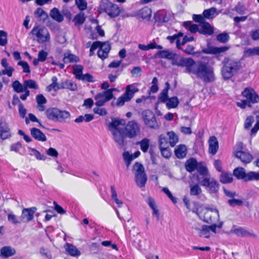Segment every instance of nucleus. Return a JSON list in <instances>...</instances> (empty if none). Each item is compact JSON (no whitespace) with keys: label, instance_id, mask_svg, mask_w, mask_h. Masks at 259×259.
I'll return each mask as SVG.
<instances>
[{"label":"nucleus","instance_id":"20","mask_svg":"<svg viewBox=\"0 0 259 259\" xmlns=\"http://www.w3.org/2000/svg\"><path fill=\"white\" fill-rule=\"evenodd\" d=\"M30 134L32 137L37 141L46 142L47 140L45 135L40 130L37 128H31L30 129Z\"/></svg>","mask_w":259,"mask_h":259},{"label":"nucleus","instance_id":"29","mask_svg":"<svg viewBox=\"0 0 259 259\" xmlns=\"http://www.w3.org/2000/svg\"><path fill=\"white\" fill-rule=\"evenodd\" d=\"M16 250L11 246H5L1 249V256L3 257H9L14 255Z\"/></svg>","mask_w":259,"mask_h":259},{"label":"nucleus","instance_id":"39","mask_svg":"<svg viewBox=\"0 0 259 259\" xmlns=\"http://www.w3.org/2000/svg\"><path fill=\"white\" fill-rule=\"evenodd\" d=\"M167 136L169 140V144L171 147H174L179 142L178 136L174 132H168Z\"/></svg>","mask_w":259,"mask_h":259},{"label":"nucleus","instance_id":"38","mask_svg":"<svg viewBox=\"0 0 259 259\" xmlns=\"http://www.w3.org/2000/svg\"><path fill=\"white\" fill-rule=\"evenodd\" d=\"M58 78L56 76H53L52 78V83L46 88V91L50 92L52 90L57 91L60 90V83L57 82Z\"/></svg>","mask_w":259,"mask_h":259},{"label":"nucleus","instance_id":"3","mask_svg":"<svg viewBox=\"0 0 259 259\" xmlns=\"http://www.w3.org/2000/svg\"><path fill=\"white\" fill-rule=\"evenodd\" d=\"M221 69L222 77L225 80L230 79L240 70L241 63L235 59L225 58L222 62Z\"/></svg>","mask_w":259,"mask_h":259},{"label":"nucleus","instance_id":"2","mask_svg":"<svg viewBox=\"0 0 259 259\" xmlns=\"http://www.w3.org/2000/svg\"><path fill=\"white\" fill-rule=\"evenodd\" d=\"M125 124V121L123 119H112L109 125V130L111 132L113 139L116 143L120 147H125L126 143L125 142L126 136L122 128L120 126Z\"/></svg>","mask_w":259,"mask_h":259},{"label":"nucleus","instance_id":"55","mask_svg":"<svg viewBox=\"0 0 259 259\" xmlns=\"http://www.w3.org/2000/svg\"><path fill=\"white\" fill-rule=\"evenodd\" d=\"M123 158L125 162L127 167H128L131 163V162L134 159L132 154H131L128 152H124L123 153Z\"/></svg>","mask_w":259,"mask_h":259},{"label":"nucleus","instance_id":"26","mask_svg":"<svg viewBox=\"0 0 259 259\" xmlns=\"http://www.w3.org/2000/svg\"><path fill=\"white\" fill-rule=\"evenodd\" d=\"M64 248L68 253L72 256L78 257L81 254L80 251L72 244L67 243Z\"/></svg>","mask_w":259,"mask_h":259},{"label":"nucleus","instance_id":"15","mask_svg":"<svg viewBox=\"0 0 259 259\" xmlns=\"http://www.w3.org/2000/svg\"><path fill=\"white\" fill-rule=\"evenodd\" d=\"M113 98V94H111V92L106 91L102 92L95 96V99L96 101L95 105L97 106H102Z\"/></svg>","mask_w":259,"mask_h":259},{"label":"nucleus","instance_id":"40","mask_svg":"<svg viewBox=\"0 0 259 259\" xmlns=\"http://www.w3.org/2000/svg\"><path fill=\"white\" fill-rule=\"evenodd\" d=\"M148 202L149 206L153 210V214L156 217L157 220H159L160 217L159 210L157 208L155 201L152 198L149 197L148 200Z\"/></svg>","mask_w":259,"mask_h":259},{"label":"nucleus","instance_id":"16","mask_svg":"<svg viewBox=\"0 0 259 259\" xmlns=\"http://www.w3.org/2000/svg\"><path fill=\"white\" fill-rule=\"evenodd\" d=\"M158 142L162 155L164 158H169L171 155V153L170 150L167 147V143L166 142L165 138L162 136H159Z\"/></svg>","mask_w":259,"mask_h":259},{"label":"nucleus","instance_id":"14","mask_svg":"<svg viewBox=\"0 0 259 259\" xmlns=\"http://www.w3.org/2000/svg\"><path fill=\"white\" fill-rule=\"evenodd\" d=\"M230 233L235 234L236 236L241 237H249L253 239L257 238L258 236L253 231L248 230L245 228L233 226L230 230Z\"/></svg>","mask_w":259,"mask_h":259},{"label":"nucleus","instance_id":"60","mask_svg":"<svg viewBox=\"0 0 259 259\" xmlns=\"http://www.w3.org/2000/svg\"><path fill=\"white\" fill-rule=\"evenodd\" d=\"M195 48L192 45H188L187 46L186 49L185 50H183V52H185L186 54L188 55H195L197 54H200V52H195L194 51Z\"/></svg>","mask_w":259,"mask_h":259},{"label":"nucleus","instance_id":"6","mask_svg":"<svg viewBox=\"0 0 259 259\" xmlns=\"http://www.w3.org/2000/svg\"><path fill=\"white\" fill-rule=\"evenodd\" d=\"M133 171L137 185L141 188L144 187L147 181V177L144 166L139 162H136L133 165Z\"/></svg>","mask_w":259,"mask_h":259},{"label":"nucleus","instance_id":"35","mask_svg":"<svg viewBox=\"0 0 259 259\" xmlns=\"http://www.w3.org/2000/svg\"><path fill=\"white\" fill-rule=\"evenodd\" d=\"M70 116V113L66 110H60L59 109L56 121L59 122H65L66 119L69 118Z\"/></svg>","mask_w":259,"mask_h":259},{"label":"nucleus","instance_id":"8","mask_svg":"<svg viewBox=\"0 0 259 259\" xmlns=\"http://www.w3.org/2000/svg\"><path fill=\"white\" fill-rule=\"evenodd\" d=\"M171 60L172 65L179 67H185V72L188 73L191 67L194 63V60L192 58H184L175 53Z\"/></svg>","mask_w":259,"mask_h":259},{"label":"nucleus","instance_id":"37","mask_svg":"<svg viewBox=\"0 0 259 259\" xmlns=\"http://www.w3.org/2000/svg\"><path fill=\"white\" fill-rule=\"evenodd\" d=\"M233 176L231 173L222 172L220 175V181L223 184L230 183L233 181Z\"/></svg>","mask_w":259,"mask_h":259},{"label":"nucleus","instance_id":"22","mask_svg":"<svg viewBox=\"0 0 259 259\" xmlns=\"http://www.w3.org/2000/svg\"><path fill=\"white\" fill-rule=\"evenodd\" d=\"M235 156L245 164L250 163L252 159V156L251 154L242 151H237L235 153Z\"/></svg>","mask_w":259,"mask_h":259},{"label":"nucleus","instance_id":"7","mask_svg":"<svg viewBox=\"0 0 259 259\" xmlns=\"http://www.w3.org/2000/svg\"><path fill=\"white\" fill-rule=\"evenodd\" d=\"M199 217L207 223H214L219 220V211L216 208H204L198 213Z\"/></svg>","mask_w":259,"mask_h":259},{"label":"nucleus","instance_id":"18","mask_svg":"<svg viewBox=\"0 0 259 259\" xmlns=\"http://www.w3.org/2000/svg\"><path fill=\"white\" fill-rule=\"evenodd\" d=\"M196 169L197 170L198 174L195 175L194 177H195L198 183L201 182V180H203V179L207 178L210 176L206 167L201 162L198 163Z\"/></svg>","mask_w":259,"mask_h":259},{"label":"nucleus","instance_id":"12","mask_svg":"<svg viewBox=\"0 0 259 259\" xmlns=\"http://www.w3.org/2000/svg\"><path fill=\"white\" fill-rule=\"evenodd\" d=\"M201 186L204 187L210 193H216L219 189V184L213 178L209 176L205 178L198 183Z\"/></svg>","mask_w":259,"mask_h":259},{"label":"nucleus","instance_id":"9","mask_svg":"<svg viewBox=\"0 0 259 259\" xmlns=\"http://www.w3.org/2000/svg\"><path fill=\"white\" fill-rule=\"evenodd\" d=\"M139 91V89L134 84L126 86L125 93L117 99L116 103L117 106H122L125 102H129L134 97L135 94Z\"/></svg>","mask_w":259,"mask_h":259},{"label":"nucleus","instance_id":"13","mask_svg":"<svg viewBox=\"0 0 259 259\" xmlns=\"http://www.w3.org/2000/svg\"><path fill=\"white\" fill-rule=\"evenodd\" d=\"M102 9L111 18L117 17L120 13L119 7L109 1L103 3Z\"/></svg>","mask_w":259,"mask_h":259},{"label":"nucleus","instance_id":"59","mask_svg":"<svg viewBox=\"0 0 259 259\" xmlns=\"http://www.w3.org/2000/svg\"><path fill=\"white\" fill-rule=\"evenodd\" d=\"M131 74L133 77L138 78L141 76L142 70L140 67H134L131 71Z\"/></svg>","mask_w":259,"mask_h":259},{"label":"nucleus","instance_id":"51","mask_svg":"<svg viewBox=\"0 0 259 259\" xmlns=\"http://www.w3.org/2000/svg\"><path fill=\"white\" fill-rule=\"evenodd\" d=\"M179 103L178 98L177 97H173L169 98L166 103V106L170 108H174L177 107Z\"/></svg>","mask_w":259,"mask_h":259},{"label":"nucleus","instance_id":"63","mask_svg":"<svg viewBox=\"0 0 259 259\" xmlns=\"http://www.w3.org/2000/svg\"><path fill=\"white\" fill-rule=\"evenodd\" d=\"M101 106H97L93 109L95 113L99 114L100 116H105L107 114L106 109L105 108H102Z\"/></svg>","mask_w":259,"mask_h":259},{"label":"nucleus","instance_id":"36","mask_svg":"<svg viewBox=\"0 0 259 259\" xmlns=\"http://www.w3.org/2000/svg\"><path fill=\"white\" fill-rule=\"evenodd\" d=\"M151 10L147 7H145L141 9L138 12V15L142 19L147 20H149L151 18Z\"/></svg>","mask_w":259,"mask_h":259},{"label":"nucleus","instance_id":"52","mask_svg":"<svg viewBox=\"0 0 259 259\" xmlns=\"http://www.w3.org/2000/svg\"><path fill=\"white\" fill-rule=\"evenodd\" d=\"M15 98L17 100L18 102L19 103V112L20 115L21 117L24 118L26 114L27 110L16 95L14 96V99L15 100Z\"/></svg>","mask_w":259,"mask_h":259},{"label":"nucleus","instance_id":"43","mask_svg":"<svg viewBox=\"0 0 259 259\" xmlns=\"http://www.w3.org/2000/svg\"><path fill=\"white\" fill-rule=\"evenodd\" d=\"M166 87L162 90L158 96V100L163 103L168 100V92L169 88V84L168 82H166Z\"/></svg>","mask_w":259,"mask_h":259},{"label":"nucleus","instance_id":"30","mask_svg":"<svg viewBox=\"0 0 259 259\" xmlns=\"http://www.w3.org/2000/svg\"><path fill=\"white\" fill-rule=\"evenodd\" d=\"M198 163L196 159L194 158H190L185 163L186 169L187 171L192 172L196 169Z\"/></svg>","mask_w":259,"mask_h":259},{"label":"nucleus","instance_id":"17","mask_svg":"<svg viewBox=\"0 0 259 259\" xmlns=\"http://www.w3.org/2000/svg\"><path fill=\"white\" fill-rule=\"evenodd\" d=\"M36 210V208L35 207L24 208L20 216L22 223H26L31 221L34 218V214Z\"/></svg>","mask_w":259,"mask_h":259},{"label":"nucleus","instance_id":"50","mask_svg":"<svg viewBox=\"0 0 259 259\" xmlns=\"http://www.w3.org/2000/svg\"><path fill=\"white\" fill-rule=\"evenodd\" d=\"M208 229V226L203 225L198 232V235L200 237L208 238L210 237V232Z\"/></svg>","mask_w":259,"mask_h":259},{"label":"nucleus","instance_id":"1","mask_svg":"<svg viewBox=\"0 0 259 259\" xmlns=\"http://www.w3.org/2000/svg\"><path fill=\"white\" fill-rule=\"evenodd\" d=\"M189 73H192L205 82H211L214 80L213 68L208 63L201 61H195L191 67Z\"/></svg>","mask_w":259,"mask_h":259},{"label":"nucleus","instance_id":"62","mask_svg":"<svg viewBox=\"0 0 259 259\" xmlns=\"http://www.w3.org/2000/svg\"><path fill=\"white\" fill-rule=\"evenodd\" d=\"M8 220L9 222L15 225L20 224L22 223V222L21 221V218H20L19 220L18 219L16 215L12 213H9L8 214Z\"/></svg>","mask_w":259,"mask_h":259},{"label":"nucleus","instance_id":"31","mask_svg":"<svg viewBox=\"0 0 259 259\" xmlns=\"http://www.w3.org/2000/svg\"><path fill=\"white\" fill-rule=\"evenodd\" d=\"M64 89L74 91L77 89V85L72 81L67 80L60 83V90Z\"/></svg>","mask_w":259,"mask_h":259},{"label":"nucleus","instance_id":"28","mask_svg":"<svg viewBox=\"0 0 259 259\" xmlns=\"http://www.w3.org/2000/svg\"><path fill=\"white\" fill-rule=\"evenodd\" d=\"M176 157L179 159L184 158L187 155V148L185 145H180L175 150Z\"/></svg>","mask_w":259,"mask_h":259},{"label":"nucleus","instance_id":"32","mask_svg":"<svg viewBox=\"0 0 259 259\" xmlns=\"http://www.w3.org/2000/svg\"><path fill=\"white\" fill-rule=\"evenodd\" d=\"M50 15L52 19L58 22H61L64 20L63 15L56 8H54L51 10Z\"/></svg>","mask_w":259,"mask_h":259},{"label":"nucleus","instance_id":"24","mask_svg":"<svg viewBox=\"0 0 259 259\" xmlns=\"http://www.w3.org/2000/svg\"><path fill=\"white\" fill-rule=\"evenodd\" d=\"M228 50L226 47H211L202 50L201 52L206 54H218L224 52ZM201 53V52H200Z\"/></svg>","mask_w":259,"mask_h":259},{"label":"nucleus","instance_id":"53","mask_svg":"<svg viewBox=\"0 0 259 259\" xmlns=\"http://www.w3.org/2000/svg\"><path fill=\"white\" fill-rule=\"evenodd\" d=\"M216 12V8H211L209 9L205 10L203 11V16L207 19H212Z\"/></svg>","mask_w":259,"mask_h":259},{"label":"nucleus","instance_id":"41","mask_svg":"<svg viewBox=\"0 0 259 259\" xmlns=\"http://www.w3.org/2000/svg\"><path fill=\"white\" fill-rule=\"evenodd\" d=\"M150 141V140L147 138H144L141 141L138 142L137 145H139L140 146L141 150L144 152L146 153L147 152L149 146Z\"/></svg>","mask_w":259,"mask_h":259},{"label":"nucleus","instance_id":"21","mask_svg":"<svg viewBox=\"0 0 259 259\" xmlns=\"http://www.w3.org/2000/svg\"><path fill=\"white\" fill-rule=\"evenodd\" d=\"M111 47L108 42H104L98 51V57L102 60L107 58Z\"/></svg>","mask_w":259,"mask_h":259},{"label":"nucleus","instance_id":"25","mask_svg":"<svg viewBox=\"0 0 259 259\" xmlns=\"http://www.w3.org/2000/svg\"><path fill=\"white\" fill-rule=\"evenodd\" d=\"M209 152L212 155H214L219 149V143L217 138L211 136L209 138Z\"/></svg>","mask_w":259,"mask_h":259},{"label":"nucleus","instance_id":"47","mask_svg":"<svg viewBox=\"0 0 259 259\" xmlns=\"http://www.w3.org/2000/svg\"><path fill=\"white\" fill-rule=\"evenodd\" d=\"M24 85L26 89H31L37 90L38 89V85L36 82L33 79H28L24 81Z\"/></svg>","mask_w":259,"mask_h":259},{"label":"nucleus","instance_id":"23","mask_svg":"<svg viewBox=\"0 0 259 259\" xmlns=\"http://www.w3.org/2000/svg\"><path fill=\"white\" fill-rule=\"evenodd\" d=\"M199 26L200 27L199 30L200 33L208 35H212L213 33V29L209 23L205 21Z\"/></svg>","mask_w":259,"mask_h":259},{"label":"nucleus","instance_id":"19","mask_svg":"<svg viewBox=\"0 0 259 259\" xmlns=\"http://www.w3.org/2000/svg\"><path fill=\"white\" fill-rule=\"evenodd\" d=\"M12 137L11 131L7 124L0 123V138L2 140H6Z\"/></svg>","mask_w":259,"mask_h":259},{"label":"nucleus","instance_id":"34","mask_svg":"<svg viewBox=\"0 0 259 259\" xmlns=\"http://www.w3.org/2000/svg\"><path fill=\"white\" fill-rule=\"evenodd\" d=\"M233 175L238 179H243L246 181L247 174L244 168L241 167H237L233 171Z\"/></svg>","mask_w":259,"mask_h":259},{"label":"nucleus","instance_id":"57","mask_svg":"<svg viewBox=\"0 0 259 259\" xmlns=\"http://www.w3.org/2000/svg\"><path fill=\"white\" fill-rule=\"evenodd\" d=\"M244 55L247 57H250L254 55L258 56V47H256L253 48H248L246 49L244 51Z\"/></svg>","mask_w":259,"mask_h":259},{"label":"nucleus","instance_id":"49","mask_svg":"<svg viewBox=\"0 0 259 259\" xmlns=\"http://www.w3.org/2000/svg\"><path fill=\"white\" fill-rule=\"evenodd\" d=\"M190 195L197 196L200 194L202 192V190L198 184H195L190 185Z\"/></svg>","mask_w":259,"mask_h":259},{"label":"nucleus","instance_id":"44","mask_svg":"<svg viewBox=\"0 0 259 259\" xmlns=\"http://www.w3.org/2000/svg\"><path fill=\"white\" fill-rule=\"evenodd\" d=\"M85 17L83 13L80 12L74 18L73 21L76 26H81L85 21Z\"/></svg>","mask_w":259,"mask_h":259},{"label":"nucleus","instance_id":"4","mask_svg":"<svg viewBox=\"0 0 259 259\" xmlns=\"http://www.w3.org/2000/svg\"><path fill=\"white\" fill-rule=\"evenodd\" d=\"M241 94L246 99L237 102V105L242 109H244L247 106L251 107L252 104L259 102V96L252 88H246Z\"/></svg>","mask_w":259,"mask_h":259},{"label":"nucleus","instance_id":"27","mask_svg":"<svg viewBox=\"0 0 259 259\" xmlns=\"http://www.w3.org/2000/svg\"><path fill=\"white\" fill-rule=\"evenodd\" d=\"M34 16L40 22H45L48 18V14L41 8H38L34 13Z\"/></svg>","mask_w":259,"mask_h":259},{"label":"nucleus","instance_id":"56","mask_svg":"<svg viewBox=\"0 0 259 259\" xmlns=\"http://www.w3.org/2000/svg\"><path fill=\"white\" fill-rule=\"evenodd\" d=\"M252 180H259V172L250 171L247 173L246 176V181H250Z\"/></svg>","mask_w":259,"mask_h":259},{"label":"nucleus","instance_id":"46","mask_svg":"<svg viewBox=\"0 0 259 259\" xmlns=\"http://www.w3.org/2000/svg\"><path fill=\"white\" fill-rule=\"evenodd\" d=\"M12 88L15 92L16 93L23 92L24 90L25 89L24 85V83L21 84L18 80L14 81L12 84Z\"/></svg>","mask_w":259,"mask_h":259},{"label":"nucleus","instance_id":"61","mask_svg":"<svg viewBox=\"0 0 259 259\" xmlns=\"http://www.w3.org/2000/svg\"><path fill=\"white\" fill-rule=\"evenodd\" d=\"M229 38V36L226 32L219 34L217 36V39L218 41L222 43L226 42Z\"/></svg>","mask_w":259,"mask_h":259},{"label":"nucleus","instance_id":"64","mask_svg":"<svg viewBox=\"0 0 259 259\" xmlns=\"http://www.w3.org/2000/svg\"><path fill=\"white\" fill-rule=\"evenodd\" d=\"M75 4L81 11H83L87 8V3L85 0H75Z\"/></svg>","mask_w":259,"mask_h":259},{"label":"nucleus","instance_id":"45","mask_svg":"<svg viewBox=\"0 0 259 259\" xmlns=\"http://www.w3.org/2000/svg\"><path fill=\"white\" fill-rule=\"evenodd\" d=\"M28 150L30 152V154L32 156H34L38 160H45L47 159V157L45 155L41 154L35 149L29 148Z\"/></svg>","mask_w":259,"mask_h":259},{"label":"nucleus","instance_id":"48","mask_svg":"<svg viewBox=\"0 0 259 259\" xmlns=\"http://www.w3.org/2000/svg\"><path fill=\"white\" fill-rule=\"evenodd\" d=\"M79 61V59L75 55L71 54H65L63 58L64 63H69L71 62H77Z\"/></svg>","mask_w":259,"mask_h":259},{"label":"nucleus","instance_id":"11","mask_svg":"<svg viewBox=\"0 0 259 259\" xmlns=\"http://www.w3.org/2000/svg\"><path fill=\"white\" fill-rule=\"evenodd\" d=\"M142 116L145 124L148 127L154 129L159 127V124L153 112L150 110H145L142 112Z\"/></svg>","mask_w":259,"mask_h":259},{"label":"nucleus","instance_id":"54","mask_svg":"<svg viewBox=\"0 0 259 259\" xmlns=\"http://www.w3.org/2000/svg\"><path fill=\"white\" fill-rule=\"evenodd\" d=\"M83 66L80 65H77L73 67V73L76 76V78L79 79L82 74Z\"/></svg>","mask_w":259,"mask_h":259},{"label":"nucleus","instance_id":"33","mask_svg":"<svg viewBox=\"0 0 259 259\" xmlns=\"http://www.w3.org/2000/svg\"><path fill=\"white\" fill-rule=\"evenodd\" d=\"M59 109L57 108H51L46 110V113L47 117L52 120L56 121Z\"/></svg>","mask_w":259,"mask_h":259},{"label":"nucleus","instance_id":"42","mask_svg":"<svg viewBox=\"0 0 259 259\" xmlns=\"http://www.w3.org/2000/svg\"><path fill=\"white\" fill-rule=\"evenodd\" d=\"M175 53L169 50H163L158 51L156 55L160 58L171 60Z\"/></svg>","mask_w":259,"mask_h":259},{"label":"nucleus","instance_id":"58","mask_svg":"<svg viewBox=\"0 0 259 259\" xmlns=\"http://www.w3.org/2000/svg\"><path fill=\"white\" fill-rule=\"evenodd\" d=\"M7 33L4 30H0V46H5L8 42Z\"/></svg>","mask_w":259,"mask_h":259},{"label":"nucleus","instance_id":"10","mask_svg":"<svg viewBox=\"0 0 259 259\" xmlns=\"http://www.w3.org/2000/svg\"><path fill=\"white\" fill-rule=\"evenodd\" d=\"M124 134L129 138H134L141 134L140 125L135 120L128 121L124 127Z\"/></svg>","mask_w":259,"mask_h":259},{"label":"nucleus","instance_id":"5","mask_svg":"<svg viewBox=\"0 0 259 259\" xmlns=\"http://www.w3.org/2000/svg\"><path fill=\"white\" fill-rule=\"evenodd\" d=\"M30 33L34 37L33 39L39 44L49 42L51 39L48 29L42 25H35L31 30Z\"/></svg>","mask_w":259,"mask_h":259}]
</instances>
